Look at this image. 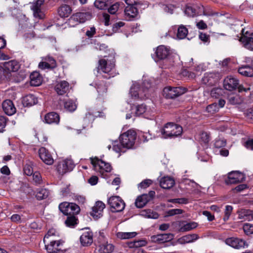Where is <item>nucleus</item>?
Here are the masks:
<instances>
[{"label":"nucleus","instance_id":"nucleus-1","mask_svg":"<svg viewBox=\"0 0 253 253\" xmlns=\"http://www.w3.org/2000/svg\"><path fill=\"white\" fill-rule=\"evenodd\" d=\"M115 66L114 57L111 59L104 58L99 60L97 69L107 75L105 77V78L110 79L116 75L114 72Z\"/></svg>","mask_w":253,"mask_h":253},{"label":"nucleus","instance_id":"nucleus-2","mask_svg":"<svg viewBox=\"0 0 253 253\" xmlns=\"http://www.w3.org/2000/svg\"><path fill=\"white\" fill-rule=\"evenodd\" d=\"M162 134L165 138L178 136L182 133V127L172 123H167L161 130Z\"/></svg>","mask_w":253,"mask_h":253},{"label":"nucleus","instance_id":"nucleus-3","mask_svg":"<svg viewBox=\"0 0 253 253\" xmlns=\"http://www.w3.org/2000/svg\"><path fill=\"white\" fill-rule=\"evenodd\" d=\"M48 253H64V241L62 240H50L44 242Z\"/></svg>","mask_w":253,"mask_h":253},{"label":"nucleus","instance_id":"nucleus-4","mask_svg":"<svg viewBox=\"0 0 253 253\" xmlns=\"http://www.w3.org/2000/svg\"><path fill=\"white\" fill-rule=\"evenodd\" d=\"M136 138V132L130 129L121 134L119 139L123 147L130 149L134 145Z\"/></svg>","mask_w":253,"mask_h":253},{"label":"nucleus","instance_id":"nucleus-5","mask_svg":"<svg viewBox=\"0 0 253 253\" xmlns=\"http://www.w3.org/2000/svg\"><path fill=\"white\" fill-rule=\"evenodd\" d=\"M91 163L94 169L103 175L104 172H110L112 167L109 163H106L97 158H90Z\"/></svg>","mask_w":253,"mask_h":253},{"label":"nucleus","instance_id":"nucleus-6","mask_svg":"<svg viewBox=\"0 0 253 253\" xmlns=\"http://www.w3.org/2000/svg\"><path fill=\"white\" fill-rule=\"evenodd\" d=\"M111 210L113 212H121L125 207L124 201L119 196H112L108 200Z\"/></svg>","mask_w":253,"mask_h":253},{"label":"nucleus","instance_id":"nucleus-7","mask_svg":"<svg viewBox=\"0 0 253 253\" xmlns=\"http://www.w3.org/2000/svg\"><path fill=\"white\" fill-rule=\"evenodd\" d=\"M186 91V89L181 87L168 86L164 88L163 95L167 98H173L183 94Z\"/></svg>","mask_w":253,"mask_h":253},{"label":"nucleus","instance_id":"nucleus-8","mask_svg":"<svg viewBox=\"0 0 253 253\" xmlns=\"http://www.w3.org/2000/svg\"><path fill=\"white\" fill-rule=\"evenodd\" d=\"M245 178V176L242 172L237 171H232L228 173L225 182L227 185L236 184L243 181Z\"/></svg>","mask_w":253,"mask_h":253},{"label":"nucleus","instance_id":"nucleus-9","mask_svg":"<svg viewBox=\"0 0 253 253\" xmlns=\"http://www.w3.org/2000/svg\"><path fill=\"white\" fill-rule=\"evenodd\" d=\"M242 36L240 38V41L246 48L253 51V33H249L246 32L244 34V29H242Z\"/></svg>","mask_w":253,"mask_h":253},{"label":"nucleus","instance_id":"nucleus-10","mask_svg":"<svg viewBox=\"0 0 253 253\" xmlns=\"http://www.w3.org/2000/svg\"><path fill=\"white\" fill-rule=\"evenodd\" d=\"M75 167V164L73 160L70 159L65 160L60 162L57 168L59 173L63 174L68 171H71Z\"/></svg>","mask_w":253,"mask_h":253},{"label":"nucleus","instance_id":"nucleus-11","mask_svg":"<svg viewBox=\"0 0 253 253\" xmlns=\"http://www.w3.org/2000/svg\"><path fill=\"white\" fill-rule=\"evenodd\" d=\"M44 2V0H35L31 3V9L33 11V15L35 17L39 19L43 18V14L42 11L41 7Z\"/></svg>","mask_w":253,"mask_h":253},{"label":"nucleus","instance_id":"nucleus-12","mask_svg":"<svg viewBox=\"0 0 253 253\" xmlns=\"http://www.w3.org/2000/svg\"><path fill=\"white\" fill-rule=\"evenodd\" d=\"M135 109V114L136 116L143 115L144 118L148 119H151V117L153 116V111L150 108H148L145 104H143L138 105L136 107Z\"/></svg>","mask_w":253,"mask_h":253},{"label":"nucleus","instance_id":"nucleus-13","mask_svg":"<svg viewBox=\"0 0 253 253\" xmlns=\"http://www.w3.org/2000/svg\"><path fill=\"white\" fill-rule=\"evenodd\" d=\"M105 208V205L102 201H98L92 207V211L90 215L95 219H97L102 216L103 210Z\"/></svg>","mask_w":253,"mask_h":253},{"label":"nucleus","instance_id":"nucleus-14","mask_svg":"<svg viewBox=\"0 0 253 253\" xmlns=\"http://www.w3.org/2000/svg\"><path fill=\"white\" fill-rule=\"evenodd\" d=\"M20 67L19 63L16 60H12L4 62L2 67L0 66V71L5 70L7 72H15L17 71Z\"/></svg>","mask_w":253,"mask_h":253},{"label":"nucleus","instance_id":"nucleus-15","mask_svg":"<svg viewBox=\"0 0 253 253\" xmlns=\"http://www.w3.org/2000/svg\"><path fill=\"white\" fill-rule=\"evenodd\" d=\"M39 155L43 163L48 165L53 164L54 160L49 151L44 147H41L39 150Z\"/></svg>","mask_w":253,"mask_h":253},{"label":"nucleus","instance_id":"nucleus-16","mask_svg":"<svg viewBox=\"0 0 253 253\" xmlns=\"http://www.w3.org/2000/svg\"><path fill=\"white\" fill-rule=\"evenodd\" d=\"M239 84V80L237 79L232 76H229L224 79L223 85L226 90L231 91L237 88Z\"/></svg>","mask_w":253,"mask_h":253},{"label":"nucleus","instance_id":"nucleus-17","mask_svg":"<svg viewBox=\"0 0 253 253\" xmlns=\"http://www.w3.org/2000/svg\"><path fill=\"white\" fill-rule=\"evenodd\" d=\"M227 245L235 249L244 248L246 246V242L242 239L231 237L227 238L225 240Z\"/></svg>","mask_w":253,"mask_h":253},{"label":"nucleus","instance_id":"nucleus-18","mask_svg":"<svg viewBox=\"0 0 253 253\" xmlns=\"http://www.w3.org/2000/svg\"><path fill=\"white\" fill-rule=\"evenodd\" d=\"M95 87L98 93V98L103 99L106 96L107 86L106 82L103 81H98L95 83Z\"/></svg>","mask_w":253,"mask_h":253},{"label":"nucleus","instance_id":"nucleus-19","mask_svg":"<svg viewBox=\"0 0 253 253\" xmlns=\"http://www.w3.org/2000/svg\"><path fill=\"white\" fill-rule=\"evenodd\" d=\"M174 235L171 233H165L158 234L152 236V240L158 243H163L169 242L173 239Z\"/></svg>","mask_w":253,"mask_h":253},{"label":"nucleus","instance_id":"nucleus-20","mask_svg":"<svg viewBox=\"0 0 253 253\" xmlns=\"http://www.w3.org/2000/svg\"><path fill=\"white\" fill-rule=\"evenodd\" d=\"M80 242L83 246H90L93 242V233L90 231H84L80 237Z\"/></svg>","mask_w":253,"mask_h":253},{"label":"nucleus","instance_id":"nucleus-21","mask_svg":"<svg viewBox=\"0 0 253 253\" xmlns=\"http://www.w3.org/2000/svg\"><path fill=\"white\" fill-rule=\"evenodd\" d=\"M157 58L159 60L166 59L170 54L169 49L165 45L159 46L155 51Z\"/></svg>","mask_w":253,"mask_h":253},{"label":"nucleus","instance_id":"nucleus-22","mask_svg":"<svg viewBox=\"0 0 253 253\" xmlns=\"http://www.w3.org/2000/svg\"><path fill=\"white\" fill-rule=\"evenodd\" d=\"M54 88L58 94L63 95L69 90V84L66 81H61L57 83Z\"/></svg>","mask_w":253,"mask_h":253},{"label":"nucleus","instance_id":"nucleus-23","mask_svg":"<svg viewBox=\"0 0 253 253\" xmlns=\"http://www.w3.org/2000/svg\"><path fill=\"white\" fill-rule=\"evenodd\" d=\"M217 75L213 73H206L202 78V82L205 84L212 85L218 81Z\"/></svg>","mask_w":253,"mask_h":253},{"label":"nucleus","instance_id":"nucleus-24","mask_svg":"<svg viewBox=\"0 0 253 253\" xmlns=\"http://www.w3.org/2000/svg\"><path fill=\"white\" fill-rule=\"evenodd\" d=\"M138 13L137 8L134 5H127L125 9V18L128 21L132 20Z\"/></svg>","mask_w":253,"mask_h":253},{"label":"nucleus","instance_id":"nucleus-25","mask_svg":"<svg viewBox=\"0 0 253 253\" xmlns=\"http://www.w3.org/2000/svg\"><path fill=\"white\" fill-rule=\"evenodd\" d=\"M3 111L7 115L11 116L16 112V108L10 100H6L2 103Z\"/></svg>","mask_w":253,"mask_h":253},{"label":"nucleus","instance_id":"nucleus-26","mask_svg":"<svg viewBox=\"0 0 253 253\" xmlns=\"http://www.w3.org/2000/svg\"><path fill=\"white\" fill-rule=\"evenodd\" d=\"M60 121L59 115L55 112H50L44 116L45 123L48 124H58Z\"/></svg>","mask_w":253,"mask_h":253},{"label":"nucleus","instance_id":"nucleus-27","mask_svg":"<svg viewBox=\"0 0 253 253\" xmlns=\"http://www.w3.org/2000/svg\"><path fill=\"white\" fill-rule=\"evenodd\" d=\"M175 184L174 179L169 176H164L162 177L160 181L161 187L163 189H170Z\"/></svg>","mask_w":253,"mask_h":253},{"label":"nucleus","instance_id":"nucleus-28","mask_svg":"<svg viewBox=\"0 0 253 253\" xmlns=\"http://www.w3.org/2000/svg\"><path fill=\"white\" fill-rule=\"evenodd\" d=\"M199 238V236L196 234H188L183 236L177 240V243L180 244H185L192 243Z\"/></svg>","mask_w":253,"mask_h":253},{"label":"nucleus","instance_id":"nucleus-29","mask_svg":"<svg viewBox=\"0 0 253 253\" xmlns=\"http://www.w3.org/2000/svg\"><path fill=\"white\" fill-rule=\"evenodd\" d=\"M22 103L25 106H31L38 103V98L35 95L30 94L23 97Z\"/></svg>","mask_w":253,"mask_h":253},{"label":"nucleus","instance_id":"nucleus-30","mask_svg":"<svg viewBox=\"0 0 253 253\" xmlns=\"http://www.w3.org/2000/svg\"><path fill=\"white\" fill-rule=\"evenodd\" d=\"M150 200L147 194H142L138 196L135 200V205L138 208H142Z\"/></svg>","mask_w":253,"mask_h":253},{"label":"nucleus","instance_id":"nucleus-31","mask_svg":"<svg viewBox=\"0 0 253 253\" xmlns=\"http://www.w3.org/2000/svg\"><path fill=\"white\" fill-rule=\"evenodd\" d=\"M59 209L60 211L65 215L75 216V215L76 214L75 213L72 211L70 203H69L64 202L61 203L59 205Z\"/></svg>","mask_w":253,"mask_h":253},{"label":"nucleus","instance_id":"nucleus-32","mask_svg":"<svg viewBox=\"0 0 253 253\" xmlns=\"http://www.w3.org/2000/svg\"><path fill=\"white\" fill-rule=\"evenodd\" d=\"M30 84L32 86H39L42 83V77L38 72H33L30 76Z\"/></svg>","mask_w":253,"mask_h":253},{"label":"nucleus","instance_id":"nucleus-33","mask_svg":"<svg viewBox=\"0 0 253 253\" xmlns=\"http://www.w3.org/2000/svg\"><path fill=\"white\" fill-rule=\"evenodd\" d=\"M71 7L67 4L62 5L58 9L59 15L62 18L68 17L72 12Z\"/></svg>","mask_w":253,"mask_h":253},{"label":"nucleus","instance_id":"nucleus-34","mask_svg":"<svg viewBox=\"0 0 253 253\" xmlns=\"http://www.w3.org/2000/svg\"><path fill=\"white\" fill-rule=\"evenodd\" d=\"M238 72L245 77H253V68L249 66H243L238 69Z\"/></svg>","mask_w":253,"mask_h":253},{"label":"nucleus","instance_id":"nucleus-35","mask_svg":"<svg viewBox=\"0 0 253 253\" xmlns=\"http://www.w3.org/2000/svg\"><path fill=\"white\" fill-rule=\"evenodd\" d=\"M75 15L80 23H84L92 17V14L90 12H78L75 13Z\"/></svg>","mask_w":253,"mask_h":253},{"label":"nucleus","instance_id":"nucleus-36","mask_svg":"<svg viewBox=\"0 0 253 253\" xmlns=\"http://www.w3.org/2000/svg\"><path fill=\"white\" fill-rule=\"evenodd\" d=\"M114 249V247L112 244L106 243L100 245L99 251L100 253H112Z\"/></svg>","mask_w":253,"mask_h":253},{"label":"nucleus","instance_id":"nucleus-37","mask_svg":"<svg viewBox=\"0 0 253 253\" xmlns=\"http://www.w3.org/2000/svg\"><path fill=\"white\" fill-rule=\"evenodd\" d=\"M198 224L195 222L186 223L181 226L179 231L181 232L189 231L196 228Z\"/></svg>","mask_w":253,"mask_h":253},{"label":"nucleus","instance_id":"nucleus-38","mask_svg":"<svg viewBox=\"0 0 253 253\" xmlns=\"http://www.w3.org/2000/svg\"><path fill=\"white\" fill-rule=\"evenodd\" d=\"M110 4L109 0H95L94 2L95 7L98 9H105Z\"/></svg>","mask_w":253,"mask_h":253},{"label":"nucleus","instance_id":"nucleus-39","mask_svg":"<svg viewBox=\"0 0 253 253\" xmlns=\"http://www.w3.org/2000/svg\"><path fill=\"white\" fill-rule=\"evenodd\" d=\"M137 235L135 232H119L116 234L118 238L120 239H128L134 237Z\"/></svg>","mask_w":253,"mask_h":253},{"label":"nucleus","instance_id":"nucleus-40","mask_svg":"<svg viewBox=\"0 0 253 253\" xmlns=\"http://www.w3.org/2000/svg\"><path fill=\"white\" fill-rule=\"evenodd\" d=\"M184 13L189 17L196 16V7L195 5L187 4L186 5Z\"/></svg>","mask_w":253,"mask_h":253},{"label":"nucleus","instance_id":"nucleus-41","mask_svg":"<svg viewBox=\"0 0 253 253\" xmlns=\"http://www.w3.org/2000/svg\"><path fill=\"white\" fill-rule=\"evenodd\" d=\"M188 34L187 29L184 26L179 27L177 30V37L179 39H184Z\"/></svg>","mask_w":253,"mask_h":253},{"label":"nucleus","instance_id":"nucleus-42","mask_svg":"<svg viewBox=\"0 0 253 253\" xmlns=\"http://www.w3.org/2000/svg\"><path fill=\"white\" fill-rule=\"evenodd\" d=\"M49 194V190L45 189H40L36 194V197L38 200H41L46 199Z\"/></svg>","mask_w":253,"mask_h":253},{"label":"nucleus","instance_id":"nucleus-43","mask_svg":"<svg viewBox=\"0 0 253 253\" xmlns=\"http://www.w3.org/2000/svg\"><path fill=\"white\" fill-rule=\"evenodd\" d=\"M64 108L68 111L73 112L76 109L77 106L73 100H68L64 102Z\"/></svg>","mask_w":253,"mask_h":253},{"label":"nucleus","instance_id":"nucleus-44","mask_svg":"<svg viewBox=\"0 0 253 253\" xmlns=\"http://www.w3.org/2000/svg\"><path fill=\"white\" fill-rule=\"evenodd\" d=\"M147 242L145 240H140L137 241H134L133 242L129 243L128 246L130 248H138L141 247L145 246L146 245Z\"/></svg>","mask_w":253,"mask_h":253},{"label":"nucleus","instance_id":"nucleus-45","mask_svg":"<svg viewBox=\"0 0 253 253\" xmlns=\"http://www.w3.org/2000/svg\"><path fill=\"white\" fill-rule=\"evenodd\" d=\"M56 239V232L54 229H51L44 236L43 238V242L46 241H50V240H54Z\"/></svg>","mask_w":253,"mask_h":253},{"label":"nucleus","instance_id":"nucleus-46","mask_svg":"<svg viewBox=\"0 0 253 253\" xmlns=\"http://www.w3.org/2000/svg\"><path fill=\"white\" fill-rule=\"evenodd\" d=\"M142 215L149 218L157 219L159 217V214L157 212L152 211L151 210H147L143 211Z\"/></svg>","mask_w":253,"mask_h":253},{"label":"nucleus","instance_id":"nucleus-47","mask_svg":"<svg viewBox=\"0 0 253 253\" xmlns=\"http://www.w3.org/2000/svg\"><path fill=\"white\" fill-rule=\"evenodd\" d=\"M139 88V85L137 84H133L130 89V94L134 98H138L139 97V93L137 89Z\"/></svg>","mask_w":253,"mask_h":253},{"label":"nucleus","instance_id":"nucleus-48","mask_svg":"<svg viewBox=\"0 0 253 253\" xmlns=\"http://www.w3.org/2000/svg\"><path fill=\"white\" fill-rule=\"evenodd\" d=\"M223 92L221 88H214L211 90V95L212 97L218 98L222 95Z\"/></svg>","mask_w":253,"mask_h":253},{"label":"nucleus","instance_id":"nucleus-49","mask_svg":"<svg viewBox=\"0 0 253 253\" xmlns=\"http://www.w3.org/2000/svg\"><path fill=\"white\" fill-rule=\"evenodd\" d=\"M33 179L34 182L37 185L42 184L43 183L42 176L39 172L36 171L33 173Z\"/></svg>","mask_w":253,"mask_h":253},{"label":"nucleus","instance_id":"nucleus-50","mask_svg":"<svg viewBox=\"0 0 253 253\" xmlns=\"http://www.w3.org/2000/svg\"><path fill=\"white\" fill-rule=\"evenodd\" d=\"M66 226L68 227L74 226L77 224V219L74 215L68 216L65 221Z\"/></svg>","mask_w":253,"mask_h":253},{"label":"nucleus","instance_id":"nucleus-51","mask_svg":"<svg viewBox=\"0 0 253 253\" xmlns=\"http://www.w3.org/2000/svg\"><path fill=\"white\" fill-rule=\"evenodd\" d=\"M226 144V141L224 138H217L214 140V145L215 148H220L225 146Z\"/></svg>","mask_w":253,"mask_h":253},{"label":"nucleus","instance_id":"nucleus-52","mask_svg":"<svg viewBox=\"0 0 253 253\" xmlns=\"http://www.w3.org/2000/svg\"><path fill=\"white\" fill-rule=\"evenodd\" d=\"M42 60L47 62V63L49 64L50 66L53 69L56 68L57 66L55 60L50 56H46L43 58Z\"/></svg>","mask_w":253,"mask_h":253},{"label":"nucleus","instance_id":"nucleus-53","mask_svg":"<svg viewBox=\"0 0 253 253\" xmlns=\"http://www.w3.org/2000/svg\"><path fill=\"white\" fill-rule=\"evenodd\" d=\"M124 148L121 142L115 141L113 144V149L117 153L125 152L123 150Z\"/></svg>","mask_w":253,"mask_h":253},{"label":"nucleus","instance_id":"nucleus-54","mask_svg":"<svg viewBox=\"0 0 253 253\" xmlns=\"http://www.w3.org/2000/svg\"><path fill=\"white\" fill-rule=\"evenodd\" d=\"M239 218L240 219H247L248 217L251 216V211L245 209H242L238 212Z\"/></svg>","mask_w":253,"mask_h":253},{"label":"nucleus","instance_id":"nucleus-55","mask_svg":"<svg viewBox=\"0 0 253 253\" xmlns=\"http://www.w3.org/2000/svg\"><path fill=\"white\" fill-rule=\"evenodd\" d=\"M80 22L78 19L75 14L72 15L68 20V24L70 27H75L80 24Z\"/></svg>","mask_w":253,"mask_h":253},{"label":"nucleus","instance_id":"nucleus-56","mask_svg":"<svg viewBox=\"0 0 253 253\" xmlns=\"http://www.w3.org/2000/svg\"><path fill=\"white\" fill-rule=\"evenodd\" d=\"M233 207L231 206L227 205L225 207L224 216L223 217L224 221H227L229 219Z\"/></svg>","mask_w":253,"mask_h":253},{"label":"nucleus","instance_id":"nucleus-57","mask_svg":"<svg viewBox=\"0 0 253 253\" xmlns=\"http://www.w3.org/2000/svg\"><path fill=\"white\" fill-rule=\"evenodd\" d=\"M243 229L247 235L253 234V225L250 223H245L243 226Z\"/></svg>","mask_w":253,"mask_h":253},{"label":"nucleus","instance_id":"nucleus-58","mask_svg":"<svg viewBox=\"0 0 253 253\" xmlns=\"http://www.w3.org/2000/svg\"><path fill=\"white\" fill-rule=\"evenodd\" d=\"M199 139L202 142L206 144L210 141V136L207 132H202L200 134Z\"/></svg>","mask_w":253,"mask_h":253},{"label":"nucleus","instance_id":"nucleus-59","mask_svg":"<svg viewBox=\"0 0 253 253\" xmlns=\"http://www.w3.org/2000/svg\"><path fill=\"white\" fill-rule=\"evenodd\" d=\"M169 202L172 203L186 204L188 203V200L185 198H181L170 199L169 200Z\"/></svg>","mask_w":253,"mask_h":253},{"label":"nucleus","instance_id":"nucleus-60","mask_svg":"<svg viewBox=\"0 0 253 253\" xmlns=\"http://www.w3.org/2000/svg\"><path fill=\"white\" fill-rule=\"evenodd\" d=\"M195 5L196 7V16L204 15V6L200 3Z\"/></svg>","mask_w":253,"mask_h":253},{"label":"nucleus","instance_id":"nucleus-61","mask_svg":"<svg viewBox=\"0 0 253 253\" xmlns=\"http://www.w3.org/2000/svg\"><path fill=\"white\" fill-rule=\"evenodd\" d=\"M174 6L172 4H163L162 5V8L163 10L167 12L170 14L173 13V11L174 9Z\"/></svg>","mask_w":253,"mask_h":253},{"label":"nucleus","instance_id":"nucleus-62","mask_svg":"<svg viewBox=\"0 0 253 253\" xmlns=\"http://www.w3.org/2000/svg\"><path fill=\"white\" fill-rule=\"evenodd\" d=\"M119 7V4L118 2L114 3L108 9V12L111 14H114L118 11Z\"/></svg>","mask_w":253,"mask_h":253},{"label":"nucleus","instance_id":"nucleus-63","mask_svg":"<svg viewBox=\"0 0 253 253\" xmlns=\"http://www.w3.org/2000/svg\"><path fill=\"white\" fill-rule=\"evenodd\" d=\"M152 183V181L150 179H145L142 181L141 183L138 184V187L141 188H146L149 187Z\"/></svg>","mask_w":253,"mask_h":253},{"label":"nucleus","instance_id":"nucleus-64","mask_svg":"<svg viewBox=\"0 0 253 253\" xmlns=\"http://www.w3.org/2000/svg\"><path fill=\"white\" fill-rule=\"evenodd\" d=\"M183 212V211L181 209H171L169 210L167 213L169 216H172L176 214H180Z\"/></svg>","mask_w":253,"mask_h":253}]
</instances>
